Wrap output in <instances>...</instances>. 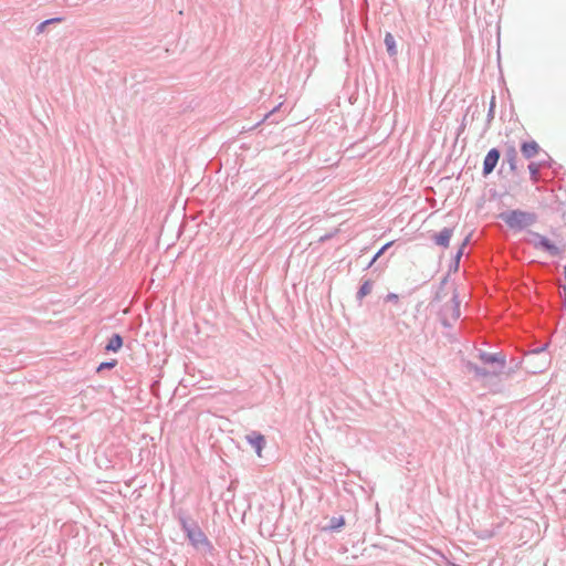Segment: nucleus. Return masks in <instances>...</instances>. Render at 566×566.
I'll use <instances>...</instances> for the list:
<instances>
[{
	"mask_svg": "<svg viewBox=\"0 0 566 566\" xmlns=\"http://www.w3.org/2000/svg\"><path fill=\"white\" fill-rule=\"evenodd\" d=\"M470 109H471V106H469V107H468L467 113H469V111H470ZM467 116H468V114H465V115L463 116V118H462V122H461V124H460V126H459V128H458V135H460V134H461L462 132H464V129H465V126H467Z\"/></svg>",
	"mask_w": 566,
	"mask_h": 566,
	"instance_id": "22",
	"label": "nucleus"
},
{
	"mask_svg": "<svg viewBox=\"0 0 566 566\" xmlns=\"http://www.w3.org/2000/svg\"><path fill=\"white\" fill-rule=\"evenodd\" d=\"M470 238H471V235H470V234H469V235H467V237L463 239L462 243L460 244L459 249H461V250H462V253H464V249H465V247L469 244V242H470Z\"/></svg>",
	"mask_w": 566,
	"mask_h": 566,
	"instance_id": "25",
	"label": "nucleus"
},
{
	"mask_svg": "<svg viewBox=\"0 0 566 566\" xmlns=\"http://www.w3.org/2000/svg\"><path fill=\"white\" fill-rule=\"evenodd\" d=\"M461 300L457 290L453 291L451 297V305L447 308V312L450 311V317L453 322L458 321L461 316Z\"/></svg>",
	"mask_w": 566,
	"mask_h": 566,
	"instance_id": "8",
	"label": "nucleus"
},
{
	"mask_svg": "<svg viewBox=\"0 0 566 566\" xmlns=\"http://www.w3.org/2000/svg\"><path fill=\"white\" fill-rule=\"evenodd\" d=\"M448 307H449V304H444L439 313V321L444 328L452 327V322L449 319V317L447 315Z\"/></svg>",
	"mask_w": 566,
	"mask_h": 566,
	"instance_id": "17",
	"label": "nucleus"
},
{
	"mask_svg": "<svg viewBox=\"0 0 566 566\" xmlns=\"http://www.w3.org/2000/svg\"><path fill=\"white\" fill-rule=\"evenodd\" d=\"M439 298H440V295H439V293H437L434 300H439Z\"/></svg>",
	"mask_w": 566,
	"mask_h": 566,
	"instance_id": "31",
	"label": "nucleus"
},
{
	"mask_svg": "<svg viewBox=\"0 0 566 566\" xmlns=\"http://www.w3.org/2000/svg\"><path fill=\"white\" fill-rule=\"evenodd\" d=\"M122 346H123V339H122L120 335L115 334V335H113V336L111 337V339L108 340V343H107V345H106L105 349H106L107 352H114V353H116V352H118V350L122 348Z\"/></svg>",
	"mask_w": 566,
	"mask_h": 566,
	"instance_id": "13",
	"label": "nucleus"
},
{
	"mask_svg": "<svg viewBox=\"0 0 566 566\" xmlns=\"http://www.w3.org/2000/svg\"><path fill=\"white\" fill-rule=\"evenodd\" d=\"M503 221L513 231H523L537 222V214L521 209L506 210L499 214Z\"/></svg>",
	"mask_w": 566,
	"mask_h": 566,
	"instance_id": "1",
	"label": "nucleus"
},
{
	"mask_svg": "<svg viewBox=\"0 0 566 566\" xmlns=\"http://www.w3.org/2000/svg\"><path fill=\"white\" fill-rule=\"evenodd\" d=\"M504 163L509 164L512 172L517 171V150L514 145H507L504 153Z\"/></svg>",
	"mask_w": 566,
	"mask_h": 566,
	"instance_id": "7",
	"label": "nucleus"
},
{
	"mask_svg": "<svg viewBox=\"0 0 566 566\" xmlns=\"http://www.w3.org/2000/svg\"><path fill=\"white\" fill-rule=\"evenodd\" d=\"M500 158H501V151L496 147L491 148L486 153L484 160H483V168H482L483 177H488L489 175H491L494 171L496 165L499 164Z\"/></svg>",
	"mask_w": 566,
	"mask_h": 566,
	"instance_id": "4",
	"label": "nucleus"
},
{
	"mask_svg": "<svg viewBox=\"0 0 566 566\" xmlns=\"http://www.w3.org/2000/svg\"><path fill=\"white\" fill-rule=\"evenodd\" d=\"M468 368L470 371H473L476 377H481V378L493 377L492 373H490L489 368L480 367L476 364L468 363Z\"/></svg>",
	"mask_w": 566,
	"mask_h": 566,
	"instance_id": "14",
	"label": "nucleus"
},
{
	"mask_svg": "<svg viewBox=\"0 0 566 566\" xmlns=\"http://www.w3.org/2000/svg\"><path fill=\"white\" fill-rule=\"evenodd\" d=\"M368 251V247H364L360 249V254L356 258V262L360 261V259L363 258V253L367 252Z\"/></svg>",
	"mask_w": 566,
	"mask_h": 566,
	"instance_id": "28",
	"label": "nucleus"
},
{
	"mask_svg": "<svg viewBox=\"0 0 566 566\" xmlns=\"http://www.w3.org/2000/svg\"><path fill=\"white\" fill-rule=\"evenodd\" d=\"M116 360H112V361H104L98 367H97V371H101L103 369H111L113 367H115L116 365Z\"/></svg>",
	"mask_w": 566,
	"mask_h": 566,
	"instance_id": "21",
	"label": "nucleus"
},
{
	"mask_svg": "<svg viewBox=\"0 0 566 566\" xmlns=\"http://www.w3.org/2000/svg\"><path fill=\"white\" fill-rule=\"evenodd\" d=\"M249 443L255 449L258 457H262V450L265 446V439L261 433L252 432L247 436Z\"/></svg>",
	"mask_w": 566,
	"mask_h": 566,
	"instance_id": "10",
	"label": "nucleus"
},
{
	"mask_svg": "<svg viewBox=\"0 0 566 566\" xmlns=\"http://www.w3.org/2000/svg\"><path fill=\"white\" fill-rule=\"evenodd\" d=\"M547 347H548V345L544 344L542 346H538V347L532 349L530 354H541V353L545 352L547 349Z\"/></svg>",
	"mask_w": 566,
	"mask_h": 566,
	"instance_id": "24",
	"label": "nucleus"
},
{
	"mask_svg": "<svg viewBox=\"0 0 566 566\" xmlns=\"http://www.w3.org/2000/svg\"><path fill=\"white\" fill-rule=\"evenodd\" d=\"M527 168H528L532 181L536 182L538 180V174H539V169L542 168V166L539 165V163L532 161L528 164Z\"/></svg>",
	"mask_w": 566,
	"mask_h": 566,
	"instance_id": "18",
	"label": "nucleus"
},
{
	"mask_svg": "<svg viewBox=\"0 0 566 566\" xmlns=\"http://www.w3.org/2000/svg\"><path fill=\"white\" fill-rule=\"evenodd\" d=\"M452 234H453V229L446 227L441 231L432 234L431 239L437 245H439L441 248H448L450 244Z\"/></svg>",
	"mask_w": 566,
	"mask_h": 566,
	"instance_id": "6",
	"label": "nucleus"
},
{
	"mask_svg": "<svg viewBox=\"0 0 566 566\" xmlns=\"http://www.w3.org/2000/svg\"><path fill=\"white\" fill-rule=\"evenodd\" d=\"M384 43L386 45V51H387L388 55L390 57H395L398 53V50H397L395 36L390 32H387L385 34Z\"/></svg>",
	"mask_w": 566,
	"mask_h": 566,
	"instance_id": "11",
	"label": "nucleus"
},
{
	"mask_svg": "<svg viewBox=\"0 0 566 566\" xmlns=\"http://www.w3.org/2000/svg\"><path fill=\"white\" fill-rule=\"evenodd\" d=\"M373 284H374V282L371 279L363 277L361 284H360L358 291L356 292V297L361 300L365 296H367L371 291Z\"/></svg>",
	"mask_w": 566,
	"mask_h": 566,
	"instance_id": "12",
	"label": "nucleus"
},
{
	"mask_svg": "<svg viewBox=\"0 0 566 566\" xmlns=\"http://www.w3.org/2000/svg\"><path fill=\"white\" fill-rule=\"evenodd\" d=\"M398 300H399V296L396 293H389L385 297L386 302H398Z\"/></svg>",
	"mask_w": 566,
	"mask_h": 566,
	"instance_id": "23",
	"label": "nucleus"
},
{
	"mask_svg": "<svg viewBox=\"0 0 566 566\" xmlns=\"http://www.w3.org/2000/svg\"><path fill=\"white\" fill-rule=\"evenodd\" d=\"M530 233L534 238L533 245L535 249L543 250L552 256H558L563 253V249L558 248L547 237L534 231H531Z\"/></svg>",
	"mask_w": 566,
	"mask_h": 566,
	"instance_id": "3",
	"label": "nucleus"
},
{
	"mask_svg": "<svg viewBox=\"0 0 566 566\" xmlns=\"http://www.w3.org/2000/svg\"><path fill=\"white\" fill-rule=\"evenodd\" d=\"M545 157L544 159H541L538 163L542 166V168H551L554 160L551 158V156L547 153H544Z\"/></svg>",
	"mask_w": 566,
	"mask_h": 566,
	"instance_id": "20",
	"label": "nucleus"
},
{
	"mask_svg": "<svg viewBox=\"0 0 566 566\" xmlns=\"http://www.w3.org/2000/svg\"><path fill=\"white\" fill-rule=\"evenodd\" d=\"M494 114H495V97L492 96L491 103H490V107H489V111H488V115H486V123H488V125L494 118Z\"/></svg>",
	"mask_w": 566,
	"mask_h": 566,
	"instance_id": "19",
	"label": "nucleus"
},
{
	"mask_svg": "<svg viewBox=\"0 0 566 566\" xmlns=\"http://www.w3.org/2000/svg\"><path fill=\"white\" fill-rule=\"evenodd\" d=\"M462 255H463L462 250L458 249V251L455 252V254L453 255V258L449 264V273H455L459 271L460 261H461Z\"/></svg>",
	"mask_w": 566,
	"mask_h": 566,
	"instance_id": "16",
	"label": "nucleus"
},
{
	"mask_svg": "<svg viewBox=\"0 0 566 566\" xmlns=\"http://www.w3.org/2000/svg\"><path fill=\"white\" fill-rule=\"evenodd\" d=\"M187 536L195 547H210V542L205 533L199 528H186Z\"/></svg>",
	"mask_w": 566,
	"mask_h": 566,
	"instance_id": "5",
	"label": "nucleus"
},
{
	"mask_svg": "<svg viewBox=\"0 0 566 566\" xmlns=\"http://www.w3.org/2000/svg\"><path fill=\"white\" fill-rule=\"evenodd\" d=\"M539 151L541 147L535 140H527L521 144V153L526 159L535 157Z\"/></svg>",
	"mask_w": 566,
	"mask_h": 566,
	"instance_id": "9",
	"label": "nucleus"
},
{
	"mask_svg": "<svg viewBox=\"0 0 566 566\" xmlns=\"http://www.w3.org/2000/svg\"><path fill=\"white\" fill-rule=\"evenodd\" d=\"M394 244L392 241L390 242H387L386 244H384L374 255L373 258L367 261L366 263V266H365V270H368L373 266V264L388 250L389 247H391Z\"/></svg>",
	"mask_w": 566,
	"mask_h": 566,
	"instance_id": "15",
	"label": "nucleus"
},
{
	"mask_svg": "<svg viewBox=\"0 0 566 566\" xmlns=\"http://www.w3.org/2000/svg\"><path fill=\"white\" fill-rule=\"evenodd\" d=\"M479 358L482 360L484 365L490 366V373L492 376L501 375L506 367V356L501 353H488L484 350L479 352Z\"/></svg>",
	"mask_w": 566,
	"mask_h": 566,
	"instance_id": "2",
	"label": "nucleus"
},
{
	"mask_svg": "<svg viewBox=\"0 0 566 566\" xmlns=\"http://www.w3.org/2000/svg\"><path fill=\"white\" fill-rule=\"evenodd\" d=\"M366 263H367V262H363V263H361V265H363V270H364V271H366V270H365Z\"/></svg>",
	"mask_w": 566,
	"mask_h": 566,
	"instance_id": "30",
	"label": "nucleus"
},
{
	"mask_svg": "<svg viewBox=\"0 0 566 566\" xmlns=\"http://www.w3.org/2000/svg\"><path fill=\"white\" fill-rule=\"evenodd\" d=\"M446 337L451 342L455 340V337L452 334H446Z\"/></svg>",
	"mask_w": 566,
	"mask_h": 566,
	"instance_id": "29",
	"label": "nucleus"
},
{
	"mask_svg": "<svg viewBox=\"0 0 566 566\" xmlns=\"http://www.w3.org/2000/svg\"><path fill=\"white\" fill-rule=\"evenodd\" d=\"M562 307L566 311V287H563V304Z\"/></svg>",
	"mask_w": 566,
	"mask_h": 566,
	"instance_id": "27",
	"label": "nucleus"
},
{
	"mask_svg": "<svg viewBox=\"0 0 566 566\" xmlns=\"http://www.w3.org/2000/svg\"><path fill=\"white\" fill-rule=\"evenodd\" d=\"M470 238H471V235H470V234H469V235H467V237L463 239L462 243L460 244L459 249H461V250H462V253H464V249H465V247L469 244V242H470Z\"/></svg>",
	"mask_w": 566,
	"mask_h": 566,
	"instance_id": "26",
	"label": "nucleus"
}]
</instances>
